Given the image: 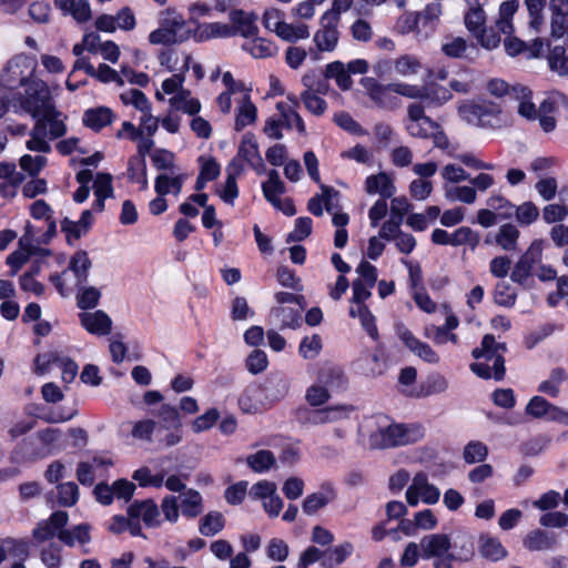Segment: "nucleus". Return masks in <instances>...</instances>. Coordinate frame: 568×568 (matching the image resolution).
Instances as JSON below:
<instances>
[{
    "label": "nucleus",
    "mask_w": 568,
    "mask_h": 568,
    "mask_svg": "<svg viewBox=\"0 0 568 568\" xmlns=\"http://www.w3.org/2000/svg\"><path fill=\"white\" fill-rule=\"evenodd\" d=\"M12 109L34 119L26 148L38 153H50V141L67 133L62 113L57 110L48 84L41 79H32L23 93H13Z\"/></svg>",
    "instance_id": "obj_1"
},
{
    "label": "nucleus",
    "mask_w": 568,
    "mask_h": 568,
    "mask_svg": "<svg viewBox=\"0 0 568 568\" xmlns=\"http://www.w3.org/2000/svg\"><path fill=\"white\" fill-rule=\"evenodd\" d=\"M420 555L432 559L434 568H454V562H467L474 557V537L467 532L454 538L444 532L429 534L420 539Z\"/></svg>",
    "instance_id": "obj_2"
},
{
    "label": "nucleus",
    "mask_w": 568,
    "mask_h": 568,
    "mask_svg": "<svg viewBox=\"0 0 568 568\" xmlns=\"http://www.w3.org/2000/svg\"><path fill=\"white\" fill-rule=\"evenodd\" d=\"M193 30L184 16L175 8H166L158 14V27L148 36L150 45L173 47L189 41Z\"/></svg>",
    "instance_id": "obj_3"
},
{
    "label": "nucleus",
    "mask_w": 568,
    "mask_h": 568,
    "mask_svg": "<svg viewBox=\"0 0 568 568\" xmlns=\"http://www.w3.org/2000/svg\"><path fill=\"white\" fill-rule=\"evenodd\" d=\"M423 435V428L417 425H379L378 428L369 435V445L373 448H388L408 445L420 439Z\"/></svg>",
    "instance_id": "obj_4"
},
{
    "label": "nucleus",
    "mask_w": 568,
    "mask_h": 568,
    "mask_svg": "<svg viewBox=\"0 0 568 568\" xmlns=\"http://www.w3.org/2000/svg\"><path fill=\"white\" fill-rule=\"evenodd\" d=\"M339 18L324 13L321 18L320 28L313 34V47L310 48V57L318 61L322 53L333 52L339 42Z\"/></svg>",
    "instance_id": "obj_5"
},
{
    "label": "nucleus",
    "mask_w": 568,
    "mask_h": 568,
    "mask_svg": "<svg viewBox=\"0 0 568 568\" xmlns=\"http://www.w3.org/2000/svg\"><path fill=\"white\" fill-rule=\"evenodd\" d=\"M36 63L26 55L13 57L6 65L1 74V87L7 92L21 87L26 88L34 77Z\"/></svg>",
    "instance_id": "obj_6"
},
{
    "label": "nucleus",
    "mask_w": 568,
    "mask_h": 568,
    "mask_svg": "<svg viewBox=\"0 0 568 568\" xmlns=\"http://www.w3.org/2000/svg\"><path fill=\"white\" fill-rule=\"evenodd\" d=\"M243 163H246L258 174H262L265 171V165L258 151L257 141L252 133H245L242 136L236 156L230 163L227 170L242 172Z\"/></svg>",
    "instance_id": "obj_7"
},
{
    "label": "nucleus",
    "mask_w": 568,
    "mask_h": 568,
    "mask_svg": "<svg viewBox=\"0 0 568 568\" xmlns=\"http://www.w3.org/2000/svg\"><path fill=\"white\" fill-rule=\"evenodd\" d=\"M91 265L92 263L88 253L85 251L79 250L71 256L68 270L63 271L60 274L51 275L50 280L54 284L59 293L62 296H65L68 287L63 277L68 274V271L72 272L75 278V285L82 286L88 280Z\"/></svg>",
    "instance_id": "obj_8"
},
{
    "label": "nucleus",
    "mask_w": 568,
    "mask_h": 568,
    "mask_svg": "<svg viewBox=\"0 0 568 568\" xmlns=\"http://www.w3.org/2000/svg\"><path fill=\"white\" fill-rule=\"evenodd\" d=\"M405 498L412 507H416L420 501L435 505L440 498V490L428 481L426 474L417 473L406 490Z\"/></svg>",
    "instance_id": "obj_9"
},
{
    "label": "nucleus",
    "mask_w": 568,
    "mask_h": 568,
    "mask_svg": "<svg viewBox=\"0 0 568 568\" xmlns=\"http://www.w3.org/2000/svg\"><path fill=\"white\" fill-rule=\"evenodd\" d=\"M361 85L376 108L393 111L400 106L399 100L393 95L390 83L383 84L375 78L366 77L361 80Z\"/></svg>",
    "instance_id": "obj_10"
},
{
    "label": "nucleus",
    "mask_w": 568,
    "mask_h": 568,
    "mask_svg": "<svg viewBox=\"0 0 568 568\" xmlns=\"http://www.w3.org/2000/svg\"><path fill=\"white\" fill-rule=\"evenodd\" d=\"M406 131L413 138L429 139L438 129V124L425 114L420 103H412L407 106Z\"/></svg>",
    "instance_id": "obj_11"
},
{
    "label": "nucleus",
    "mask_w": 568,
    "mask_h": 568,
    "mask_svg": "<svg viewBox=\"0 0 568 568\" xmlns=\"http://www.w3.org/2000/svg\"><path fill=\"white\" fill-rule=\"evenodd\" d=\"M506 345L496 343L495 337L490 334L484 336L480 347L474 348L471 355L475 358L485 357L487 361H494V378L500 381L505 376L504 353Z\"/></svg>",
    "instance_id": "obj_12"
},
{
    "label": "nucleus",
    "mask_w": 568,
    "mask_h": 568,
    "mask_svg": "<svg viewBox=\"0 0 568 568\" xmlns=\"http://www.w3.org/2000/svg\"><path fill=\"white\" fill-rule=\"evenodd\" d=\"M542 241L535 240L526 252L516 262L510 278L518 284H524L531 275L534 266L541 261Z\"/></svg>",
    "instance_id": "obj_13"
},
{
    "label": "nucleus",
    "mask_w": 568,
    "mask_h": 568,
    "mask_svg": "<svg viewBox=\"0 0 568 568\" xmlns=\"http://www.w3.org/2000/svg\"><path fill=\"white\" fill-rule=\"evenodd\" d=\"M341 376V372L333 368L322 371L318 375V383L311 385L306 389V402L313 407L324 405L331 397L328 385L331 384L332 378Z\"/></svg>",
    "instance_id": "obj_14"
},
{
    "label": "nucleus",
    "mask_w": 568,
    "mask_h": 568,
    "mask_svg": "<svg viewBox=\"0 0 568 568\" xmlns=\"http://www.w3.org/2000/svg\"><path fill=\"white\" fill-rule=\"evenodd\" d=\"M229 20L232 37L242 36L248 39L258 33V27L256 26L257 16L253 12L235 9L229 13Z\"/></svg>",
    "instance_id": "obj_15"
},
{
    "label": "nucleus",
    "mask_w": 568,
    "mask_h": 568,
    "mask_svg": "<svg viewBox=\"0 0 568 568\" xmlns=\"http://www.w3.org/2000/svg\"><path fill=\"white\" fill-rule=\"evenodd\" d=\"M519 236L520 232L517 226L506 223L500 225L495 233H489L485 239V243L488 245L496 244L507 252H515L518 248Z\"/></svg>",
    "instance_id": "obj_16"
},
{
    "label": "nucleus",
    "mask_w": 568,
    "mask_h": 568,
    "mask_svg": "<svg viewBox=\"0 0 568 568\" xmlns=\"http://www.w3.org/2000/svg\"><path fill=\"white\" fill-rule=\"evenodd\" d=\"M128 515L135 521L141 518L148 527H159L161 525L159 507L152 499L133 503L128 508Z\"/></svg>",
    "instance_id": "obj_17"
},
{
    "label": "nucleus",
    "mask_w": 568,
    "mask_h": 568,
    "mask_svg": "<svg viewBox=\"0 0 568 568\" xmlns=\"http://www.w3.org/2000/svg\"><path fill=\"white\" fill-rule=\"evenodd\" d=\"M62 16L71 17L77 23H87L92 19V8L89 0H54Z\"/></svg>",
    "instance_id": "obj_18"
},
{
    "label": "nucleus",
    "mask_w": 568,
    "mask_h": 568,
    "mask_svg": "<svg viewBox=\"0 0 568 568\" xmlns=\"http://www.w3.org/2000/svg\"><path fill=\"white\" fill-rule=\"evenodd\" d=\"M69 520L65 511L53 513L48 520L40 523L33 530V536L39 541H45L54 537H59V531L63 530Z\"/></svg>",
    "instance_id": "obj_19"
},
{
    "label": "nucleus",
    "mask_w": 568,
    "mask_h": 568,
    "mask_svg": "<svg viewBox=\"0 0 568 568\" xmlns=\"http://www.w3.org/2000/svg\"><path fill=\"white\" fill-rule=\"evenodd\" d=\"M398 335L405 346L420 359L430 364L439 362V356L436 352L428 344L415 337L407 328H399Z\"/></svg>",
    "instance_id": "obj_20"
},
{
    "label": "nucleus",
    "mask_w": 568,
    "mask_h": 568,
    "mask_svg": "<svg viewBox=\"0 0 568 568\" xmlns=\"http://www.w3.org/2000/svg\"><path fill=\"white\" fill-rule=\"evenodd\" d=\"M90 530L91 527L88 524H80L71 529L63 528L59 531V540L69 547L79 546L83 554H88L90 551L88 545L91 541Z\"/></svg>",
    "instance_id": "obj_21"
},
{
    "label": "nucleus",
    "mask_w": 568,
    "mask_h": 568,
    "mask_svg": "<svg viewBox=\"0 0 568 568\" xmlns=\"http://www.w3.org/2000/svg\"><path fill=\"white\" fill-rule=\"evenodd\" d=\"M112 465L110 458L94 456L90 460L78 464L77 478L82 485L91 486L94 483L95 475Z\"/></svg>",
    "instance_id": "obj_22"
},
{
    "label": "nucleus",
    "mask_w": 568,
    "mask_h": 568,
    "mask_svg": "<svg viewBox=\"0 0 568 568\" xmlns=\"http://www.w3.org/2000/svg\"><path fill=\"white\" fill-rule=\"evenodd\" d=\"M80 322L89 333L99 336L110 334L112 328V321L103 311L81 313Z\"/></svg>",
    "instance_id": "obj_23"
},
{
    "label": "nucleus",
    "mask_w": 568,
    "mask_h": 568,
    "mask_svg": "<svg viewBox=\"0 0 568 568\" xmlns=\"http://www.w3.org/2000/svg\"><path fill=\"white\" fill-rule=\"evenodd\" d=\"M511 99L518 102L517 112L528 121L537 120L538 109L532 102V91L521 84L513 85Z\"/></svg>",
    "instance_id": "obj_24"
},
{
    "label": "nucleus",
    "mask_w": 568,
    "mask_h": 568,
    "mask_svg": "<svg viewBox=\"0 0 568 568\" xmlns=\"http://www.w3.org/2000/svg\"><path fill=\"white\" fill-rule=\"evenodd\" d=\"M192 38L197 42H204L213 39L232 38V29L229 28V23L203 22L199 23L193 30Z\"/></svg>",
    "instance_id": "obj_25"
},
{
    "label": "nucleus",
    "mask_w": 568,
    "mask_h": 568,
    "mask_svg": "<svg viewBox=\"0 0 568 568\" xmlns=\"http://www.w3.org/2000/svg\"><path fill=\"white\" fill-rule=\"evenodd\" d=\"M32 240H33V233L32 227L30 225H27L26 233L22 235V237L19 241L20 247L12 252L7 257V263L13 268V273H17L18 270L21 268V266L28 262L30 256L33 253V246H32Z\"/></svg>",
    "instance_id": "obj_26"
},
{
    "label": "nucleus",
    "mask_w": 568,
    "mask_h": 568,
    "mask_svg": "<svg viewBox=\"0 0 568 568\" xmlns=\"http://www.w3.org/2000/svg\"><path fill=\"white\" fill-rule=\"evenodd\" d=\"M302 305L276 306L271 310V321L281 329L295 328L300 325Z\"/></svg>",
    "instance_id": "obj_27"
},
{
    "label": "nucleus",
    "mask_w": 568,
    "mask_h": 568,
    "mask_svg": "<svg viewBox=\"0 0 568 568\" xmlns=\"http://www.w3.org/2000/svg\"><path fill=\"white\" fill-rule=\"evenodd\" d=\"M168 102L173 111L183 112L189 115H195L201 111V102L185 88L180 90L179 94L170 97Z\"/></svg>",
    "instance_id": "obj_28"
},
{
    "label": "nucleus",
    "mask_w": 568,
    "mask_h": 568,
    "mask_svg": "<svg viewBox=\"0 0 568 568\" xmlns=\"http://www.w3.org/2000/svg\"><path fill=\"white\" fill-rule=\"evenodd\" d=\"M365 190L368 194H379L382 197L387 199L393 196L395 186L392 178L381 172L378 174L369 175L365 181Z\"/></svg>",
    "instance_id": "obj_29"
},
{
    "label": "nucleus",
    "mask_w": 568,
    "mask_h": 568,
    "mask_svg": "<svg viewBox=\"0 0 568 568\" xmlns=\"http://www.w3.org/2000/svg\"><path fill=\"white\" fill-rule=\"evenodd\" d=\"M324 77L326 79H333L338 89L342 91H348L353 87L352 77H349L346 65L343 61L336 60L325 65Z\"/></svg>",
    "instance_id": "obj_30"
},
{
    "label": "nucleus",
    "mask_w": 568,
    "mask_h": 568,
    "mask_svg": "<svg viewBox=\"0 0 568 568\" xmlns=\"http://www.w3.org/2000/svg\"><path fill=\"white\" fill-rule=\"evenodd\" d=\"M349 316L353 318H358L363 329L372 339H378L379 334L376 326V318L367 305H351Z\"/></svg>",
    "instance_id": "obj_31"
},
{
    "label": "nucleus",
    "mask_w": 568,
    "mask_h": 568,
    "mask_svg": "<svg viewBox=\"0 0 568 568\" xmlns=\"http://www.w3.org/2000/svg\"><path fill=\"white\" fill-rule=\"evenodd\" d=\"M112 121V110L104 106L87 110L83 114V123L94 131H100L102 128L111 124Z\"/></svg>",
    "instance_id": "obj_32"
},
{
    "label": "nucleus",
    "mask_w": 568,
    "mask_h": 568,
    "mask_svg": "<svg viewBox=\"0 0 568 568\" xmlns=\"http://www.w3.org/2000/svg\"><path fill=\"white\" fill-rule=\"evenodd\" d=\"M557 544L558 541L552 535L539 529L529 532L524 539V546L532 551L549 550Z\"/></svg>",
    "instance_id": "obj_33"
},
{
    "label": "nucleus",
    "mask_w": 568,
    "mask_h": 568,
    "mask_svg": "<svg viewBox=\"0 0 568 568\" xmlns=\"http://www.w3.org/2000/svg\"><path fill=\"white\" fill-rule=\"evenodd\" d=\"M486 205L499 215V219L508 220L514 216L515 204H513L501 191H494L486 199Z\"/></svg>",
    "instance_id": "obj_34"
},
{
    "label": "nucleus",
    "mask_w": 568,
    "mask_h": 568,
    "mask_svg": "<svg viewBox=\"0 0 568 568\" xmlns=\"http://www.w3.org/2000/svg\"><path fill=\"white\" fill-rule=\"evenodd\" d=\"M254 39L245 42L242 48L255 59H265L273 57L277 52V47L270 40L253 37Z\"/></svg>",
    "instance_id": "obj_35"
},
{
    "label": "nucleus",
    "mask_w": 568,
    "mask_h": 568,
    "mask_svg": "<svg viewBox=\"0 0 568 568\" xmlns=\"http://www.w3.org/2000/svg\"><path fill=\"white\" fill-rule=\"evenodd\" d=\"M445 199L449 202L474 204L477 200L476 189L470 185H444Z\"/></svg>",
    "instance_id": "obj_36"
},
{
    "label": "nucleus",
    "mask_w": 568,
    "mask_h": 568,
    "mask_svg": "<svg viewBox=\"0 0 568 568\" xmlns=\"http://www.w3.org/2000/svg\"><path fill=\"white\" fill-rule=\"evenodd\" d=\"M185 178V174H176L173 176L169 174H160L155 179V192L158 195L173 193L178 196L181 193Z\"/></svg>",
    "instance_id": "obj_37"
},
{
    "label": "nucleus",
    "mask_w": 568,
    "mask_h": 568,
    "mask_svg": "<svg viewBox=\"0 0 568 568\" xmlns=\"http://www.w3.org/2000/svg\"><path fill=\"white\" fill-rule=\"evenodd\" d=\"M394 72L402 78H412L422 70V62L412 54H402L393 61Z\"/></svg>",
    "instance_id": "obj_38"
},
{
    "label": "nucleus",
    "mask_w": 568,
    "mask_h": 568,
    "mask_svg": "<svg viewBox=\"0 0 568 568\" xmlns=\"http://www.w3.org/2000/svg\"><path fill=\"white\" fill-rule=\"evenodd\" d=\"M180 505L183 516L189 518H195L203 511L202 496L195 489L184 491Z\"/></svg>",
    "instance_id": "obj_39"
},
{
    "label": "nucleus",
    "mask_w": 568,
    "mask_h": 568,
    "mask_svg": "<svg viewBox=\"0 0 568 568\" xmlns=\"http://www.w3.org/2000/svg\"><path fill=\"white\" fill-rule=\"evenodd\" d=\"M257 110L251 101L248 94H244L239 108L235 120V129L237 131L254 123L256 121Z\"/></svg>",
    "instance_id": "obj_40"
},
{
    "label": "nucleus",
    "mask_w": 568,
    "mask_h": 568,
    "mask_svg": "<svg viewBox=\"0 0 568 568\" xmlns=\"http://www.w3.org/2000/svg\"><path fill=\"white\" fill-rule=\"evenodd\" d=\"M262 190L265 199L271 204H277V199L285 192V185L281 181L277 171L271 170L268 172L267 181L262 184Z\"/></svg>",
    "instance_id": "obj_41"
},
{
    "label": "nucleus",
    "mask_w": 568,
    "mask_h": 568,
    "mask_svg": "<svg viewBox=\"0 0 568 568\" xmlns=\"http://www.w3.org/2000/svg\"><path fill=\"white\" fill-rule=\"evenodd\" d=\"M276 109L281 114L284 128H295L301 134L306 133L304 121L300 113L293 106H287L285 103L280 102L276 104Z\"/></svg>",
    "instance_id": "obj_42"
},
{
    "label": "nucleus",
    "mask_w": 568,
    "mask_h": 568,
    "mask_svg": "<svg viewBox=\"0 0 568 568\" xmlns=\"http://www.w3.org/2000/svg\"><path fill=\"white\" fill-rule=\"evenodd\" d=\"M225 525L223 515L219 511L206 514L199 525V531L206 537H212L222 531Z\"/></svg>",
    "instance_id": "obj_43"
},
{
    "label": "nucleus",
    "mask_w": 568,
    "mask_h": 568,
    "mask_svg": "<svg viewBox=\"0 0 568 568\" xmlns=\"http://www.w3.org/2000/svg\"><path fill=\"white\" fill-rule=\"evenodd\" d=\"M317 90H304L301 93V100L308 112L315 116H321L327 109L326 101L318 94Z\"/></svg>",
    "instance_id": "obj_44"
},
{
    "label": "nucleus",
    "mask_w": 568,
    "mask_h": 568,
    "mask_svg": "<svg viewBox=\"0 0 568 568\" xmlns=\"http://www.w3.org/2000/svg\"><path fill=\"white\" fill-rule=\"evenodd\" d=\"M501 109L498 104L483 101L479 126L481 128H500L501 126Z\"/></svg>",
    "instance_id": "obj_45"
},
{
    "label": "nucleus",
    "mask_w": 568,
    "mask_h": 568,
    "mask_svg": "<svg viewBox=\"0 0 568 568\" xmlns=\"http://www.w3.org/2000/svg\"><path fill=\"white\" fill-rule=\"evenodd\" d=\"M123 104L132 105L141 113L152 111L151 102L146 95L138 89H129L120 94Z\"/></svg>",
    "instance_id": "obj_46"
},
{
    "label": "nucleus",
    "mask_w": 568,
    "mask_h": 568,
    "mask_svg": "<svg viewBox=\"0 0 568 568\" xmlns=\"http://www.w3.org/2000/svg\"><path fill=\"white\" fill-rule=\"evenodd\" d=\"M281 29L276 33L277 37L287 41V42H296L298 40H304L310 37V28L305 23H286L280 27Z\"/></svg>",
    "instance_id": "obj_47"
},
{
    "label": "nucleus",
    "mask_w": 568,
    "mask_h": 568,
    "mask_svg": "<svg viewBox=\"0 0 568 568\" xmlns=\"http://www.w3.org/2000/svg\"><path fill=\"white\" fill-rule=\"evenodd\" d=\"M567 379V373L562 367L554 368L548 379L544 381L538 390L550 395L552 397H557L559 395V386Z\"/></svg>",
    "instance_id": "obj_48"
},
{
    "label": "nucleus",
    "mask_w": 568,
    "mask_h": 568,
    "mask_svg": "<svg viewBox=\"0 0 568 568\" xmlns=\"http://www.w3.org/2000/svg\"><path fill=\"white\" fill-rule=\"evenodd\" d=\"M37 458L38 455L34 452L31 440H24L17 445L10 454V463L16 467L36 460Z\"/></svg>",
    "instance_id": "obj_49"
},
{
    "label": "nucleus",
    "mask_w": 568,
    "mask_h": 568,
    "mask_svg": "<svg viewBox=\"0 0 568 568\" xmlns=\"http://www.w3.org/2000/svg\"><path fill=\"white\" fill-rule=\"evenodd\" d=\"M479 241V234L468 226L458 227L450 236L452 246L469 245L471 250L478 246Z\"/></svg>",
    "instance_id": "obj_50"
},
{
    "label": "nucleus",
    "mask_w": 568,
    "mask_h": 568,
    "mask_svg": "<svg viewBox=\"0 0 568 568\" xmlns=\"http://www.w3.org/2000/svg\"><path fill=\"white\" fill-rule=\"evenodd\" d=\"M275 456L270 450H258L255 454L248 455L246 458L247 465L256 473L268 470L275 464Z\"/></svg>",
    "instance_id": "obj_51"
},
{
    "label": "nucleus",
    "mask_w": 568,
    "mask_h": 568,
    "mask_svg": "<svg viewBox=\"0 0 568 568\" xmlns=\"http://www.w3.org/2000/svg\"><path fill=\"white\" fill-rule=\"evenodd\" d=\"M334 494L331 493H313L303 500L302 509L307 515H314L318 509L325 507L333 500Z\"/></svg>",
    "instance_id": "obj_52"
},
{
    "label": "nucleus",
    "mask_w": 568,
    "mask_h": 568,
    "mask_svg": "<svg viewBox=\"0 0 568 568\" xmlns=\"http://www.w3.org/2000/svg\"><path fill=\"white\" fill-rule=\"evenodd\" d=\"M393 95H402L408 99H424L429 98L428 90L425 87H418L406 82L390 83Z\"/></svg>",
    "instance_id": "obj_53"
},
{
    "label": "nucleus",
    "mask_w": 568,
    "mask_h": 568,
    "mask_svg": "<svg viewBox=\"0 0 568 568\" xmlns=\"http://www.w3.org/2000/svg\"><path fill=\"white\" fill-rule=\"evenodd\" d=\"M417 13L420 24L424 28L434 29L439 22V18L443 13V6L442 3L434 1L428 3L424 10L418 11Z\"/></svg>",
    "instance_id": "obj_54"
},
{
    "label": "nucleus",
    "mask_w": 568,
    "mask_h": 568,
    "mask_svg": "<svg viewBox=\"0 0 568 568\" xmlns=\"http://www.w3.org/2000/svg\"><path fill=\"white\" fill-rule=\"evenodd\" d=\"M161 420V427L164 429H176L182 427V422L178 409L174 406L164 404L156 412Z\"/></svg>",
    "instance_id": "obj_55"
},
{
    "label": "nucleus",
    "mask_w": 568,
    "mask_h": 568,
    "mask_svg": "<svg viewBox=\"0 0 568 568\" xmlns=\"http://www.w3.org/2000/svg\"><path fill=\"white\" fill-rule=\"evenodd\" d=\"M109 530L113 534H121L129 530L133 536H141L140 523L135 521L131 517L125 518L124 516H114L109 524Z\"/></svg>",
    "instance_id": "obj_56"
},
{
    "label": "nucleus",
    "mask_w": 568,
    "mask_h": 568,
    "mask_svg": "<svg viewBox=\"0 0 568 568\" xmlns=\"http://www.w3.org/2000/svg\"><path fill=\"white\" fill-rule=\"evenodd\" d=\"M19 165L29 176L36 178L47 165V158L43 155L24 154L19 160Z\"/></svg>",
    "instance_id": "obj_57"
},
{
    "label": "nucleus",
    "mask_w": 568,
    "mask_h": 568,
    "mask_svg": "<svg viewBox=\"0 0 568 568\" xmlns=\"http://www.w3.org/2000/svg\"><path fill=\"white\" fill-rule=\"evenodd\" d=\"M488 455V447L479 440L469 442L464 448V459L467 464L481 463Z\"/></svg>",
    "instance_id": "obj_58"
},
{
    "label": "nucleus",
    "mask_w": 568,
    "mask_h": 568,
    "mask_svg": "<svg viewBox=\"0 0 568 568\" xmlns=\"http://www.w3.org/2000/svg\"><path fill=\"white\" fill-rule=\"evenodd\" d=\"M23 173L19 171L11 173L7 179L1 180L0 195L7 200L13 199L17 195L18 189L23 183Z\"/></svg>",
    "instance_id": "obj_59"
},
{
    "label": "nucleus",
    "mask_w": 568,
    "mask_h": 568,
    "mask_svg": "<svg viewBox=\"0 0 568 568\" xmlns=\"http://www.w3.org/2000/svg\"><path fill=\"white\" fill-rule=\"evenodd\" d=\"M549 68L560 75L568 74V57L561 45L555 47L548 55Z\"/></svg>",
    "instance_id": "obj_60"
},
{
    "label": "nucleus",
    "mask_w": 568,
    "mask_h": 568,
    "mask_svg": "<svg viewBox=\"0 0 568 568\" xmlns=\"http://www.w3.org/2000/svg\"><path fill=\"white\" fill-rule=\"evenodd\" d=\"M184 80L185 78L182 74H173L172 77L165 79L161 85L162 91L155 92V99L158 101H164V94L170 97L179 94L180 90L184 89Z\"/></svg>",
    "instance_id": "obj_61"
},
{
    "label": "nucleus",
    "mask_w": 568,
    "mask_h": 568,
    "mask_svg": "<svg viewBox=\"0 0 568 568\" xmlns=\"http://www.w3.org/2000/svg\"><path fill=\"white\" fill-rule=\"evenodd\" d=\"M556 405L550 404L541 396L532 397L526 406V413L535 418L547 416L550 420L551 409Z\"/></svg>",
    "instance_id": "obj_62"
},
{
    "label": "nucleus",
    "mask_w": 568,
    "mask_h": 568,
    "mask_svg": "<svg viewBox=\"0 0 568 568\" xmlns=\"http://www.w3.org/2000/svg\"><path fill=\"white\" fill-rule=\"evenodd\" d=\"M79 499V487L73 481H67L58 486V501L61 506L71 507Z\"/></svg>",
    "instance_id": "obj_63"
},
{
    "label": "nucleus",
    "mask_w": 568,
    "mask_h": 568,
    "mask_svg": "<svg viewBox=\"0 0 568 568\" xmlns=\"http://www.w3.org/2000/svg\"><path fill=\"white\" fill-rule=\"evenodd\" d=\"M322 349V338L320 335L305 336L298 347L300 355L305 359L315 358Z\"/></svg>",
    "instance_id": "obj_64"
}]
</instances>
